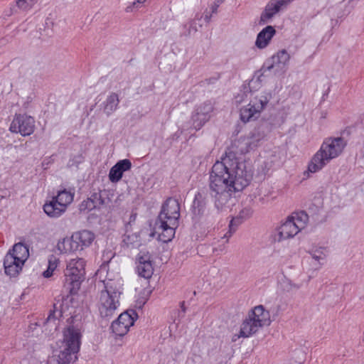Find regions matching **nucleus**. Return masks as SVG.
Segmentation results:
<instances>
[{
	"label": "nucleus",
	"mask_w": 364,
	"mask_h": 364,
	"mask_svg": "<svg viewBox=\"0 0 364 364\" xmlns=\"http://www.w3.org/2000/svg\"><path fill=\"white\" fill-rule=\"evenodd\" d=\"M138 315L134 310H128L122 313L117 319L112 322L111 328L117 336H124L129 328L134 325Z\"/></svg>",
	"instance_id": "nucleus-9"
},
{
	"label": "nucleus",
	"mask_w": 364,
	"mask_h": 364,
	"mask_svg": "<svg viewBox=\"0 0 364 364\" xmlns=\"http://www.w3.org/2000/svg\"><path fill=\"white\" fill-rule=\"evenodd\" d=\"M206 197L203 193L198 192L196 194L193 203V209L195 215H200L203 213L206 205Z\"/></svg>",
	"instance_id": "nucleus-27"
},
{
	"label": "nucleus",
	"mask_w": 364,
	"mask_h": 364,
	"mask_svg": "<svg viewBox=\"0 0 364 364\" xmlns=\"http://www.w3.org/2000/svg\"><path fill=\"white\" fill-rule=\"evenodd\" d=\"M73 235L71 237H65L59 241L57 247L61 253H71L76 252L80 248V245L77 242Z\"/></svg>",
	"instance_id": "nucleus-22"
},
{
	"label": "nucleus",
	"mask_w": 364,
	"mask_h": 364,
	"mask_svg": "<svg viewBox=\"0 0 364 364\" xmlns=\"http://www.w3.org/2000/svg\"><path fill=\"white\" fill-rule=\"evenodd\" d=\"M137 272L140 277L149 279L151 277L154 268L151 256L148 253H140L138 257Z\"/></svg>",
	"instance_id": "nucleus-14"
},
{
	"label": "nucleus",
	"mask_w": 364,
	"mask_h": 364,
	"mask_svg": "<svg viewBox=\"0 0 364 364\" xmlns=\"http://www.w3.org/2000/svg\"><path fill=\"white\" fill-rule=\"evenodd\" d=\"M70 299L67 296H63L60 299L56 300L53 304V311L50 312L48 320L60 318L67 312L69 309V302Z\"/></svg>",
	"instance_id": "nucleus-19"
},
{
	"label": "nucleus",
	"mask_w": 364,
	"mask_h": 364,
	"mask_svg": "<svg viewBox=\"0 0 364 364\" xmlns=\"http://www.w3.org/2000/svg\"><path fill=\"white\" fill-rule=\"evenodd\" d=\"M275 33L276 30L273 26H266L257 34L255 46L260 49L266 48Z\"/></svg>",
	"instance_id": "nucleus-18"
},
{
	"label": "nucleus",
	"mask_w": 364,
	"mask_h": 364,
	"mask_svg": "<svg viewBox=\"0 0 364 364\" xmlns=\"http://www.w3.org/2000/svg\"><path fill=\"white\" fill-rule=\"evenodd\" d=\"M73 235L81 250L90 246L95 239V235L91 231L86 230L75 232Z\"/></svg>",
	"instance_id": "nucleus-26"
},
{
	"label": "nucleus",
	"mask_w": 364,
	"mask_h": 364,
	"mask_svg": "<svg viewBox=\"0 0 364 364\" xmlns=\"http://www.w3.org/2000/svg\"><path fill=\"white\" fill-rule=\"evenodd\" d=\"M24 264L17 261L11 254H6L4 260V267L6 274L16 277L22 270Z\"/></svg>",
	"instance_id": "nucleus-17"
},
{
	"label": "nucleus",
	"mask_w": 364,
	"mask_h": 364,
	"mask_svg": "<svg viewBox=\"0 0 364 364\" xmlns=\"http://www.w3.org/2000/svg\"><path fill=\"white\" fill-rule=\"evenodd\" d=\"M45 213L50 218H57L60 217L66 210L60 204L55 202V199L52 197L50 201L43 205Z\"/></svg>",
	"instance_id": "nucleus-20"
},
{
	"label": "nucleus",
	"mask_w": 364,
	"mask_h": 364,
	"mask_svg": "<svg viewBox=\"0 0 364 364\" xmlns=\"http://www.w3.org/2000/svg\"><path fill=\"white\" fill-rule=\"evenodd\" d=\"M181 308L182 312L184 314L186 312V307L184 306V302H182L181 304Z\"/></svg>",
	"instance_id": "nucleus-40"
},
{
	"label": "nucleus",
	"mask_w": 364,
	"mask_h": 364,
	"mask_svg": "<svg viewBox=\"0 0 364 364\" xmlns=\"http://www.w3.org/2000/svg\"><path fill=\"white\" fill-rule=\"evenodd\" d=\"M103 282L105 290L100 292L98 309L102 317L110 318L114 316L119 306V298L123 290V280L117 275L114 279L107 277Z\"/></svg>",
	"instance_id": "nucleus-4"
},
{
	"label": "nucleus",
	"mask_w": 364,
	"mask_h": 364,
	"mask_svg": "<svg viewBox=\"0 0 364 364\" xmlns=\"http://www.w3.org/2000/svg\"><path fill=\"white\" fill-rule=\"evenodd\" d=\"M260 328L259 326L247 316L241 324L240 334L237 337L248 338L256 333Z\"/></svg>",
	"instance_id": "nucleus-23"
},
{
	"label": "nucleus",
	"mask_w": 364,
	"mask_h": 364,
	"mask_svg": "<svg viewBox=\"0 0 364 364\" xmlns=\"http://www.w3.org/2000/svg\"><path fill=\"white\" fill-rule=\"evenodd\" d=\"M308 221L309 216L305 212L293 213L277 228L274 240L281 242L294 237L306 227Z\"/></svg>",
	"instance_id": "nucleus-6"
},
{
	"label": "nucleus",
	"mask_w": 364,
	"mask_h": 364,
	"mask_svg": "<svg viewBox=\"0 0 364 364\" xmlns=\"http://www.w3.org/2000/svg\"><path fill=\"white\" fill-rule=\"evenodd\" d=\"M132 168V163L129 159L119 161L112 166L109 173V179L112 183L118 182L123 176V173Z\"/></svg>",
	"instance_id": "nucleus-15"
},
{
	"label": "nucleus",
	"mask_w": 364,
	"mask_h": 364,
	"mask_svg": "<svg viewBox=\"0 0 364 364\" xmlns=\"http://www.w3.org/2000/svg\"><path fill=\"white\" fill-rule=\"evenodd\" d=\"M180 218V204L178 200L169 198L162 205L156 225L159 234L158 239L168 242L173 238L178 228Z\"/></svg>",
	"instance_id": "nucleus-2"
},
{
	"label": "nucleus",
	"mask_w": 364,
	"mask_h": 364,
	"mask_svg": "<svg viewBox=\"0 0 364 364\" xmlns=\"http://www.w3.org/2000/svg\"><path fill=\"white\" fill-rule=\"evenodd\" d=\"M82 338L81 329L77 326H70L63 332L61 350L58 355L50 358L48 364H69L77 360Z\"/></svg>",
	"instance_id": "nucleus-5"
},
{
	"label": "nucleus",
	"mask_w": 364,
	"mask_h": 364,
	"mask_svg": "<svg viewBox=\"0 0 364 364\" xmlns=\"http://www.w3.org/2000/svg\"><path fill=\"white\" fill-rule=\"evenodd\" d=\"M59 264V259L54 255H50L48 258V268L43 272V276L45 278L50 277L53 272L56 269Z\"/></svg>",
	"instance_id": "nucleus-31"
},
{
	"label": "nucleus",
	"mask_w": 364,
	"mask_h": 364,
	"mask_svg": "<svg viewBox=\"0 0 364 364\" xmlns=\"http://www.w3.org/2000/svg\"><path fill=\"white\" fill-rule=\"evenodd\" d=\"M213 109V105L210 101H205L196 107L191 117L193 126L196 129H200L209 121Z\"/></svg>",
	"instance_id": "nucleus-11"
},
{
	"label": "nucleus",
	"mask_w": 364,
	"mask_h": 364,
	"mask_svg": "<svg viewBox=\"0 0 364 364\" xmlns=\"http://www.w3.org/2000/svg\"><path fill=\"white\" fill-rule=\"evenodd\" d=\"M259 202H260L262 204H264V203H266V200H265V199H264V197H261V198H259Z\"/></svg>",
	"instance_id": "nucleus-41"
},
{
	"label": "nucleus",
	"mask_w": 364,
	"mask_h": 364,
	"mask_svg": "<svg viewBox=\"0 0 364 364\" xmlns=\"http://www.w3.org/2000/svg\"><path fill=\"white\" fill-rule=\"evenodd\" d=\"M343 137H328L324 139L319 149L312 156L308 171L316 173L324 168L331 160L338 157L346 146Z\"/></svg>",
	"instance_id": "nucleus-3"
},
{
	"label": "nucleus",
	"mask_w": 364,
	"mask_h": 364,
	"mask_svg": "<svg viewBox=\"0 0 364 364\" xmlns=\"http://www.w3.org/2000/svg\"><path fill=\"white\" fill-rule=\"evenodd\" d=\"M146 0H136V1L133 2V6H138V4H143Z\"/></svg>",
	"instance_id": "nucleus-38"
},
{
	"label": "nucleus",
	"mask_w": 364,
	"mask_h": 364,
	"mask_svg": "<svg viewBox=\"0 0 364 364\" xmlns=\"http://www.w3.org/2000/svg\"><path fill=\"white\" fill-rule=\"evenodd\" d=\"M35 129V120L26 114H16L11 123L9 130L14 133H19L22 136H29Z\"/></svg>",
	"instance_id": "nucleus-10"
},
{
	"label": "nucleus",
	"mask_w": 364,
	"mask_h": 364,
	"mask_svg": "<svg viewBox=\"0 0 364 364\" xmlns=\"http://www.w3.org/2000/svg\"><path fill=\"white\" fill-rule=\"evenodd\" d=\"M7 253L11 254V255H13V257H15L17 261H19L23 264H25L26 261L29 257L28 247L22 242L15 244L12 249L10 250Z\"/></svg>",
	"instance_id": "nucleus-21"
},
{
	"label": "nucleus",
	"mask_w": 364,
	"mask_h": 364,
	"mask_svg": "<svg viewBox=\"0 0 364 364\" xmlns=\"http://www.w3.org/2000/svg\"><path fill=\"white\" fill-rule=\"evenodd\" d=\"M239 336V334H235L233 336L232 338V341H236L237 338H239L240 337H237Z\"/></svg>",
	"instance_id": "nucleus-42"
},
{
	"label": "nucleus",
	"mask_w": 364,
	"mask_h": 364,
	"mask_svg": "<svg viewBox=\"0 0 364 364\" xmlns=\"http://www.w3.org/2000/svg\"><path fill=\"white\" fill-rule=\"evenodd\" d=\"M218 6H219V3H216V2H215V3L211 6V10H212V12H213V13H216V12H217V10H218Z\"/></svg>",
	"instance_id": "nucleus-36"
},
{
	"label": "nucleus",
	"mask_w": 364,
	"mask_h": 364,
	"mask_svg": "<svg viewBox=\"0 0 364 364\" xmlns=\"http://www.w3.org/2000/svg\"><path fill=\"white\" fill-rule=\"evenodd\" d=\"M85 262L82 258L70 259L65 270V283L71 286L70 290L79 289L84 279Z\"/></svg>",
	"instance_id": "nucleus-8"
},
{
	"label": "nucleus",
	"mask_w": 364,
	"mask_h": 364,
	"mask_svg": "<svg viewBox=\"0 0 364 364\" xmlns=\"http://www.w3.org/2000/svg\"><path fill=\"white\" fill-rule=\"evenodd\" d=\"M253 213V210L251 208H245L242 209L238 215L235 218H234L231 221L230 224V231L232 230V226L234 225H237L240 224L243 220H247L250 218Z\"/></svg>",
	"instance_id": "nucleus-30"
},
{
	"label": "nucleus",
	"mask_w": 364,
	"mask_h": 364,
	"mask_svg": "<svg viewBox=\"0 0 364 364\" xmlns=\"http://www.w3.org/2000/svg\"><path fill=\"white\" fill-rule=\"evenodd\" d=\"M300 288V285L293 283L291 281H287L286 284L287 291H296Z\"/></svg>",
	"instance_id": "nucleus-34"
},
{
	"label": "nucleus",
	"mask_w": 364,
	"mask_h": 364,
	"mask_svg": "<svg viewBox=\"0 0 364 364\" xmlns=\"http://www.w3.org/2000/svg\"><path fill=\"white\" fill-rule=\"evenodd\" d=\"M251 178L245 164L239 161L235 153L226 151L221 160L217 161L210 171V194L217 209L223 210L227 207L232 194L247 187Z\"/></svg>",
	"instance_id": "nucleus-1"
},
{
	"label": "nucleus",
	"mask_w": 364,
	"mask_h": 364,
	"mask_svg": "<svg viewBox=\"0 0 364 364\" xmlns=\"http://www.w3.org/2000/svg\"><path fill=\"white\" fill-rule=\"evenodd\" d=\"M146 0H136V1L133 2V6H138V4H143Z\"/></svg>",
	"instance_id": "nucleus-37"
},
{
	"label": "nucleus",
	"mask_w": 364,
	"mask_h": 364,
	"mask_svg": "<svg viewBox=\"0 0 364 364\" xmlns=\"http://www.w3.org/2000/svg\"><path fill=\"white\" fill-rule=\"evenodd\" d=\"M294 0H270L265 6L259 18V24L271 22L273 17L281 10L285 9Z\"/></svg>",
	"instance_id": "nucleus-12"
},
{
	"label": "nucleus",
	"mask_w": 364,
	"mask_h": 364,
	"mask_svg": "<svg viewBox=\"0 0 364 364\" xmlns=\"http://www.w3.org/2000/svg\"><path fill=\"white\" fill-rule=\"evenodd\" d=\"M200 20V17L196 16V18L189 21L188 24L184 26L185 28L188 27V33L187 35H190L191 33H196L198 31L196 20Z\"/></svg>",
	"instance_id": "nucleus-33"
},
{
	"label": "nucleus",
	"mask_w": 364,
	"mask_h": 364,
	"mask_svg": "<svg viewBox=\"0 0 364 364\" xmlns=\"http://www.w3.org/2000/svg\"><path fill=\"white\" fill-rule=\"evenodd\" d=\"M210 18H211V16L208 15V14H205L204 16V19L207 23H208L210 21Z\"/></svg>",
	"instance_id": "nucleus-39"
},
{
	"label": "nucleus",
	"mask_w": 364,
	"mask_h": 364,
	"mask_svg": "<svg viewBox=\"0 0 364 364\" xmlns=\"http://www.w3.org/2000/svg\"><path fill=\"white\" fill-rule=\"evenodd\" d=\"M290 55L285 49H282L279 50L271 58V64L267 65L268 63H266L263 67V69L264 70H270L274 67H277L278 68L282 69L288 65Z\"/></svg>",
	"instance_id": "nucleus-16"
},
{
	"label": "nucleus",
	"mask_w": 364,
	"mask_h": 364,
	"mask_svg": "<svg viewBox=\"0 0 364 364\" xmlns=\"http://www.w3.org/2000/svg\"><path fill=\"white\" fill-rule=\"evenodd\" d=\"M257 326L262 328L270 324V316L269 311H266L262 305H259L251 309L247 314Z\"/></svg>",
	"instance_id": "nucleus-13"
},
{
	"label": "nucleus",
	"mask_w": 364,
	"mask_h": 364,
	"mask_svg": "<svg viewBox=\"0 0 364 364\" xmlns=\"http://www.w3.org/2000/svg\"><path fill=\"white\" fill-rule=\"evenodd\" d=\"M272 99V94L262 92L252 95L249 104L240 109V119L246 123L257 119Z\"/></svg>",
	"instance_id": "nucleus-7"
},
{
	"label": "nucleus",
	"mask_w": 364,
	"mask_h": 364,
	"mask_svg": "<svg viewBox=\"0 0 364 364\" xmlns=\"http://www.w3.org/2000/svg\"><path fill=\"white\" fill-rule=\"evenodd\" d=\"M95 207L94 204V201L91 199H87V200H85L81 204V208H87L89 210H92Z\"/></svg>",
	"instance_id": "nucleus-35"
},
{
	"label": "nucleus",
	"mask_w": 364,
	"mask_h": 364,
	"mask_svg": "<svg viewBox=\"0 0 364 364\" xmlns=\"http://www.w3.org/2000/svg\"><path fill=\"white\" fill-rule=\"evenodd\" d=\"M311 258L317 263L318 267L316 269H319L323 264L326 257V251L323 247H318L312 249L309 252Z\"/></svg>",
	"instance_id": "nucleus-28"
},
{
	"label": "nucleus",
	"mask_w": 364,
	"mask_h": 364,
	"mask_svg": "<svg viewBox=\"0 0 364 364\" xmlns=\"http://www.w3.org/2000/svg\"><path fill=\"white\" fill-rule=\"evenodd\" d=\"M119 95L115 92H111L107 95L106 100L103 102V112L107 116L111 115L115 112L119 106Z\"/></svg>",
	"instance_id": "nucleus-24"
},
{
	"label": "nucleus",
	"mask_w": 364,
	"mask_h": 364,
	"mask_svg": "<svg viewBox=\"0 0 364 364\" xmlns=\"http://www.w3.org/2000/svg\"><path fill=\"white\" fill-rule=\"evenodd\" d=\"M265 137V134L263 132L259 129H255L250 134L248 141L246 143L250 149L256 148L259 142L262 141Z\"/></svg>",
	"instance_id": "nucleus-29"
},
{
	"label": "nucleus",
	"mask_w": 364,
	"mask_h": 364,
	"mask_svg": "<svg viewBox=\"0 0 364 364\" xmlns=\"http://www.w3.org/2000/svg\"><path fill=\"white\" fill-rule=\"evenodd\" d=\"M75 193L71 190L63 189L57 192V195L53 196L55 202L60 204V206L67 210L68 206L73 202Z\"/></svg>",
	"instance_id": "nucleus-25"
},
{
	"label": "nucleus",
	"mask_w": 364,
	"mask_h": 364,
	"mask_svg": "<svg viewBox=\"0 0 364 364\" xmlns=\"http://www.w3.org/2000/svg\"><path fill=\"white\" fill-rule=\"evenodd\" d=\"M38 0H16V6L21 10H29Z\"/></svg>",
	"instance_id": "nucleus-32"
}]
</instances>
